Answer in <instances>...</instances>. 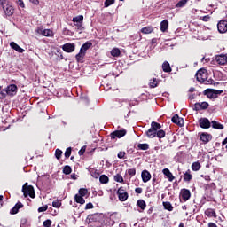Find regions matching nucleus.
<instances>
[{
	"instance_id": "f257e3e1",
	"label": "nucleus",
	"mask_w": 227,
	"mask_h": 227,
	"mask_svg": "<svg viewBox=\"0 0 227 227\" xmlns=\"http://www.w3.org/2000/svg\"><path fill=\"white\" fill-rule=\"evenodd\" d=\"M22 192L25 198H27V196L30 198H35L36 196L35 194V188H33L31 185H28L27 183L22 186Z\"/></svg>"
},
{
	"instance_id": "f03ea898",
	"label": "nucleus",
	"mask_w": 227,
	"mask_h": 227,
	"mask_svg": "<svg viewBox=\"0 0 227 227\" xmlns=\"http://www.w3.org/2000/svg\"><path fill=\"white\" fill-rule=\"evenodd\" d=\"M223 90H217L214 89H207L204 91V95H207V98H217V95H221Z\"/></svg>"
},
{
	"instance_id": "7ed1b4c3",
	"label": "nucleus",
	"mask_w": 227,
	"mask_h": 227,
	"mask_svg": "<svg viewBox=\"0 0 227 227\" xmlns=\"http://www.w3.org/2000/svg\"><path fill=\"white\" fill-rule=\"evenodd\" d=\"M0 6H2L4 12L5 14L8 15V17H12V15H13V6H12V4H10V3L8 2H4L3 4H1Z\"/></svg>"
},
{
	"instance_id": "20e7f679",
	"label": "nucleus",
	"mask_w": 227,
	"mask_h": 227,
	"mask_svg": "<svg viewBox=\"0 0 227 227\" xmlns=\"http://www.w3.org/2000/svg\"><path fill=\"white\" fill-rule=\"evenodd\" d=\"M73 22L74 23V26H76L77 29H80L82 31V22H84V16L79 15L73 18Z\"/></svg>"
},
{
	"instance_id": "39448f33",
	"label": "nucleus",
	"mask_w": 227,
	"mask_h": 227,
	"mask_svg": "<svg viewBox=\"0 0 227 227\" xmlns=\"http://www.w3.org/2000/svg\"><path fill=\"white\" fill-rule=\"evenodd\" d=\"M126 134H127V130H125V129H120V130H115V131L112 132V133L110 134V136H111V138H112V139H116V137H117L118 139H121V137H123L124 136H126Z\"/></svg>"
},
{
	"instance_id": "423d86ee",
	"label": "nucleus",
	"mask_w": 227,
	"mask_h": 227,
	"mask_svg": "<svg viewBox=\"0 0 227 227\" xmlns=\"http://www.w3.org/2000/svg\"><path fill=\"white\" fill-rule=\"evenodd\" d=\"M62 50L64 51V52H74V51H75V43H67L64 45H62Z\"/></svg>"
},
{
	"instance_id": "0eeeda50",
	"label": "nucleus",
	"mask_w": 227,
	"mask_h": 227,
	"mask_svg": "<svg viewBox=\"0 0 227 227\" xmlns=\"http://www.w3.org/2000/svg\"><path fill=\"white\" fill-rule=\"evenodd\" d=\"M196 77L199 82H205L207 81V72L200 69L197 72Z\"/></svg>"
},
{
	"instance_id": "6e6552de",
	"label": "nucleus",
	"mask_w": 227,
	"mask_h": 227,
	"mask_svg": "<svg viewBox=\"0 0 227 227\" xmlns=\"http://www.w3.org/2000/svg\"><path fill=\"white\" fill-rule=\"evenodd\" d=\"M215 59L218 65L224 66L227 64V56L224 54L216 55Z\"/></svg>"
},
{
	"instance_id": "1a4fd4ad",
	"label": "nucleus",
	"mask_w": 227,
	"mask_h": 227,
	"mask_svg": "<svg viewBox=\"0 0 227 227\" xmlns=\"http://www.w3.org/2000/svg\"><path fill=\"white\" fill-rule=\"evenodd\" d=\"M208 106H209V105L207 102L195 103L194 110L195 111H203L205 109H208Z\"/></svg>"
},
{
	"instance_id": "9d476101",
	"label": "nucleus",
	"mask_w": 227,
	"mask_h": 227,
	"mask_svg": "<svg viewBox=\"0 0 227 227\" xmlns=\"http://www.w3.org/2000/svg\"><path fill=\"white\" fill-rule=\"evenodd\" d=\"M199 125L201 129H210V121L207 118H200Z\"/></svg>"
},
{
	"instance_id": "9b49d317",
	"label": "nucleus",
	"mask_w": 227,
	"mask_h": 227,
	"mask_svg": "<svg viewBox=\"0 0 227 227\" xmlns=\"http://www.w3.org/2000/svg\"><path fill=\"white\" fill-rule=\"evenodd\" d=\"M120 201H127L129 199V193L125 192L123 189L120 188L117 192Z\"/></svg>"
},
{
	"instance_id": "f8f14e48",
	"label": "nucleus",
	"mask_w": 227,
	"mask_h": 227,
	"mask_svg": "<svg viewBox=\"0 0 227 227\" xmlns=\"http://www.w3.org/2000/svg\"><path fill=\"white\" fill-rule=\"evenodd\" d=\"M36 33H38L39 35H43V36H54V32H52V30L51 29L38 28Z\"/></svg>"
},
{
	"instance_id": "ddd939ff",
	"label": "nucleus",
	"mask_w": 227,
	"mask_h": 227,
	"mask_svg": "<svg viewBox=\"0 0 227 227\" xmlns=\"http://www.w3.org/2000/svg\"><path fill=\"white\" fill-rule=\"evenodd\" d=\"M217 29L219 33H226L227 32V21L226 20H221L217 24Z\"/></svg>"
},
{
	"instance_id": "4468645a",
	"label": "nucleus",
	"mask_w": 227,
	"mask_h": 227,
	"mask_svg": "<svg viewBox=\"0 0 227 227\" xmlns=\"http://www.w3.org/2000/svg\"><path fill=\"white\" fill-rule=\"evenodd\" d=\"M200 141H202V143L207 145V143H209V141H212V135L208 133H200Z\"/></svg>"
},
{
	"instance_id": "2eb2a0df",
	"label": "nucleus",
	"mask_w": 227,
	"mask_h": 227,
	"mask_svg": "<svg viewBox=\"0 0 227 227\" xmlns=\"http://www.w3.org/2000/svg\"><path fill=\"white\" fill-rule=\"evenodd\" d=\"M141 177H142L144 184H146V182H150V180L152 178V174H150V172H148V170H144V171H142Z\"/></svg>"
},
{
	"instance_id": "dca6fc26",
	"label": "nucleus",
	"mask_w": 227,
	"mask_h": 227,
	"mask_svg": "<svg viewBox=\"0 0 227 227\" xmlns=\"http://www.w3.org/2000/svg\"><path fill=\"white\" fill-rule=\"evenodd\" d=\"M171 120H172V123H175L176 125H179V127H183L184 119L180 118L178 114H175Z\"/></svg>"
},
{
	"instance_id": "f3484780",
	"label": "nucleus",
	"mask_w": 227,
	"mask_h": 227,
	"mask_svg": "<svg viewBox=\"0 0 227 227\" xmlns=\"http://www.w3.org/2000/svg\"><path fill=\"white\" fill-rule=\"evenodd\" d=\"M162 173L168 178V182H173V180H175L173 173H171V171L168 168H164L162 170Z\"/></svg>"
},
{
	"instance_id": "a211bd4d",
	"label": "nucleus",
	"mask_w": 227,
	"mask_h": 227,
	"mask_svg": "<svg viewBox=\"0 0 227 227\" xmlns=\"http://www.w3.org/2000/svg\"><path fill=\"white\" fill-rule=\"evenodd\" d=\"M181 197L184 201H187L191 198V191L187 189H183L181 191Z\"/></svg>"
},
{
	"instance_id": "6ab92c4d",
	"label": "nucleus",
	"mask_w": 227,
	"mask_h": 227,
	"mask_svg": "<svg viewBox=\"0 0 227 227\" xmlns=\"http://www.w3.org/2000/svg\"><path fill=\"white\" fill-rule=\"evenodd\" d=\"M168 27H169V21L168 20H164L160 22V31L162 33H166V31H168Z\"/></svg>"
},
{
	"instance_id": "aec40b11",
	"label": "nucleus",
	"mask_w": 227,
	"mask_h": 227,
	"mask_svg": "<svg viewBox=\"0 0 227 227\" xmlns=\"http://www.w3.org/2000/svg\"><path fill=\"white\" fill-rule=\"evenodd\" d=\"M22 207H24V205H22L21 202L16 203V205L13 207V208L11 209L10 214H12V215L18 214L19 209L22 208Z\"/></svg>"
},
{
	"instance_id": "412c9836",
	"label": "nucleus",
	"mask_w": 227,
	"mask_h": 227,
	"mask_svg": "<svg viewBox=\"0 0 227 227\" xmlns=\"http://www.w3.org/2000/svg\"><path fill=\"white\" fill-rule=\"evenodd\" d=\"M5 91H7V95H13L15 91H17V85L11 84L6 89Z\"/></svg>"
},
{
	"instance_id": "4be33fe9",
	"label": "nucleus",
	"mask_w": 227,
	"mask_h": 227,
	"mask_svg": "<svg viewBox=\"0 0 227 227\" xmlns=\"http://www.w3.org/2000/svg\"><path fill=\"white\" fill-rule=\"evenodd\" d=\"M205 215H207V217H217V214L215 213V210L213 208H207L205 211Z\"/></svg>"
},
{
	"instance_id": "5701e85b",
	"label": "nucleus",
	"mask_w": 227,
	"mask_h": 227,
	"mask_svg": "<svg viewBox=\"0 0 227 227\" xmlns=\"http://www.w3.org/2000/svg\"><path fill=\"white\" fill-rule=\"evenodd\" d=\"M10 46L16 51L17 52L22 53L24 52V49H22L19 44H17L15 42H11Z\"/></svg>"
},
{
	"instance_id": "b1692460",
	"label": "nucleus",
	"mask_w": 227,
	"mask_h": 227,
	"mask_svg": "<svg viewBox=\"0 0 227 227\" xmlns=\"http://www.w3.org/2000/svg\"><path fill=\"white\" fill-rule=\"evenodd\" d=\"M137 206L140 208L139 212H143L146 209V202L144 200H138L137 201Z\"/></svg>"
},
{
	"instance_id": "393cba45",
	"label": "nucleus",
	"mask_w": 227,
	"mask_h": 227,
	"mask_svg": "<svg viewBox=\"0 0 227 227\" xmlns=\"http://www.w3.org/2000/svg\"><path fill=\"white\" fill-rule=\"evenodd\" d=\"M146 136L147 137H149L150 139H153V137H157V131L154 129H152V128H150L147 131H146Z\"/></svg>"
},
{
	"instance_id": "a878e982",
	"label": "nucleus",
	"mask_w": 227,
	"mask_h": 227,
	"mask_svg": "<svg viewBox=\"0 0 227 227\" xmlns=\"http://www.w3.org/2000/svg\"><path fill=\"white\" fill-rule=\"evenodd\" d=\"M91 45H93V43H91L90 42H86L82 45L80 51L86 54V51H88V49H90Z\"/></svg>"
},
{
	"instance_id": "bb28decb",
	"label": "nucleus",
	"mask_w": 227,
	"mask_h": 227,
	"mask_svg": "<svg viewBox=\"0 0 227 227\" xmlns=\"http://www.w3.org/2000/svg\"><path fill=\"white\" fill-rule=\"evenodd\" d=\"M211 124L213 129H217L218 130H223V129H224V126H223V124L217 122L216 121H212Z\"/></svg>"
},
{
	"instance_id": "cd10ccee",
	"label": "nucleus",
	"mask_w": 227,
	"mask_h": 227,
	"mask_svg": "<svg viewBox=\"0 0 227 227\" xmlns=\"http://www.w3.org/2000/svg\"><path fill=\"white\" fill-rule=\"evenodd\" d=\"M162 70L163 72H166V73L171 72V66L169 65V62L168 61L163 62Z\"/></svg>"
},
{
	"instance_id": "c85d7f7f",
	"label": "nucleus",
	"mask_w": 227,
	"mask_h": 227,
	"mask_svg": "<svg viewBox=\"0 0 227 227\" xmlns=\"http://www.w3.org/2000/svg\"><path fill=\"white\" fill-rule=\"evenodd\" d=\"M84 56H86V53H83V51H80L78 54H76V61L78 63H82V60L84 59Z\"/></svg>"
},
{
	"instance_id": "c756f323",
	"label": "nucleus",
	"mask_w": 227,
	"mask_h": 227,
	"mask_svg": "<svg viewBox=\"0 0 227 227\" xmlns=\"http://www.w3.org/2000/svg\"><path fill=\"white\" fill-rule=\"evenodd\" d=\"M151 129L152 130H155L157 132L158 130H160V129H162V126L158 122L153 121L151 123Z\"/></svg>"
},
{
	"instance_id": "7c9ffc66",
	"label": "nucleus",
	"mask_w": 227,
	"mask_h": 227,
	"mask_svg": "<svg viewBox=\"0 0 227 227\" xmlns=\"http://www.w3.org/2000/svg\"><path fill=\"white\" fill-rule=\"evenodd\" d=\"M74 200L76 203H80V205H84V203H86V200H84V198L79 194H76L74 196Z\"/></svg>"
},
{
	"instance_id": "2f4dec72",
	"label": "nucleus",
	"mask_w": 227,
	"mask_h": 227,
	"mask_svg": "<svg viewBox=\"0 0 227 227\" xmlns=\"http://www.w3.org/2000/svg\"><path fill=\"white\" fill-rule=\"evenodd\" d=\"M184 182H191L192 180V175H191V170H187L184 175Z\"/></svg>"
},
{
	"instance_id": "473e14b6",
	"label": "nucleus",
	"mask_w": 227,
	"mask_h": 227,
	"mask_svg": "<svg viewBox=\"0 0 227 227\" xmlns=\"http://www.w3.org/2000/svg\"><path fill=\"white\" fill-rule=\"evenodd\" d=\"M192 171H200L201 169V164L199 161L193 162L192 164Z\"/></svg>"
},
{
	"instance_id": "72a5a7b5",
	"label": "nucleus",
	"mask_w": 227,
	"mask_h": 227,
	"mask_svg": "<svg viewBox=\"0 0 227 227\" xmlns=\"http://www.w3.org/2000/svg\"><path fill=\"white\" fill-rule=\"evenodd\" d=\"M153 31V27H145L141 29V33H144V35H150Z\"/></svg>"
},
{
	"instance_id": "f704fd0d",
	"label": "nucleus",
	"mask_w": 227,
	"mask_h": 227,
	"mask_svg": "<svg viewBox=\"0 0 227 227\" xmlns=\"http://www.w3.org/2000/svg\"><path fill=\"white\" fill-rule=\"evenodd\" d=\"M121 54V51L118 48H114L111 51V55L114 56V58H118Z\"/></svg>"
},
{
	"instance_id": "c9c22d12",
	"label": "nucleus",
	"mask_w": 227,
	"mask_h": 227,
	"mask_svg": "<svg viewBox=\"0 0 227 227\" xmlns=\"http://www.w3.org/2000/svg\"><path fill=\"white\" fill-rule=\"evenodd\" d=\"M163 207L165 210H168V212H173V205H171V202H163Z\"/></svg>"
},
{
	"instance_id": "e433bc0d",
	"label": "nucleus",
	"mask_w": 227,
	"mask_h": 227,
	"mask_svg": "<svg viewBox=\"0 0 227 227\" xmlns=\"http://www.w3.org/2000/svg\"><path fill=\"white\" fill-rule=\"evenodd\" d=\"M100 184H108L109 183V177L106 175H102L99 177Z\"/></svg>"
},
{
	"instance_id": "4c0bfd02",
	"label": "nucleus",
	"mask_w": 227,
	"mask_h": 227,
	"mask_svg": "<svg viewBox=\"0 0 227 227\" xmlns=\"http://www.w3.org/2000/svg\"><path fill=\"white\" fill-rule=\"evenodd\" d=\"M156 137H159V139H162V137H166V131H164L163 129H159L158 131H156Z\"/></svg>"
},
{
	"instance_id": "58836bf2",
	"label": "nucleus",
	"mask_w": 227,
	"mask_h": 227,
	"mask_svg": "<svg viewBox=\"0 0 227 227\" xmlns=\"http://www.w3.org/2000/svg\"><path fill=\"white\" fill-rule=\"evenodd\" d=\"M189 0H181L176 4V8H184Z\"/></svg>"
},
{
	"instance_id": "ea45409f",
	"label": "nucleus",
	"mask_w": 227,
	"mask_h": 227,
	"mask_svg": "<svg viewBox=\"0 0 227 227\" xmlns=\"http://www.w3.org/2000/svg\"><path fill=\"white\" fill-rule=\"evenodd\" d=\"M63 173L64 175H70V173H72V167L66 165L63 168Z\"/></svg>"
},
{
	"instance_id": "a19ab883",
	"label": "nucleus",
	"mask_w": 227,
	"mask_h": 227,
	"mask_svg": "<svg viewBox=\"0 0 227 227\" xmlns=\"http://www.w3.org/2000/svg\"><path fill=\"white\" fill-rule=\"evenodd\" d=\"M62 155H63V151H61L60 149H56L55 157H56V159H58V160H59V159H61Z\"/></svg>"
},
{
	"instance_id": "79ce46f5",
	"label": "nucleus",
	"mask_w": 227,
	"mask_h": 227,
	"mask_svg": "<svg viewBox=\"0 0 227 227\" xmlns=\"http://www.w3.org/2000/svg\"><path fill=\"white\" fill-rule=\"evenodd\" d=\"M137 148L139 150H148V148H150V145H148V144H138Z\"/></svg>"
},
{
	"instance_id": "37998d69",
	"label": "nucleus",
	"mask_w": 227,
	"mask_h": 227,
	"mask_svg": "<svg viewBox=\"0 0 227 227\" xmlns=\"http://www.w3.org/2000/svg\"><path fill=\"white\" fill-rule=\"evenodd\" d=\"M65 157L66 159H68L70 155H72V147H67L65 152Z\"/></svg>"
},
{
	"instance_id": "c03bdc74",
	"label": "nucleus",
	"mask_w": 227,
	"mask_h": 227,
	"mask_svg": "<svg viewBox=\"0 0 227 227\" xmlns=\"http://www.w3.org/2000/svg\"><path fill=\"white\" fill-rule=\"evenodd\" d=\"M79 194H80V196L84 198V196H86V194H88V189L81 188L79 190Z\"/></svg>"
},
{
	"instance_id": "a18cd8bd",
	"label": "nucleus",
	"mask_w": 227,
	"mask_h": 227,
	"mask_svg": "<svg viewBox=\"0 0 227 227\" xmlns=\"http://www.w3.org/2000/svg\"><path fill=\"white\" fill-rule=\"evenodd\" d=\"M104 4H105V8H109L111 4H114V0H106Z\"/></svg>"
},
{
	"instance_id": "49530a36",
	"label": "nucleus",
	"mask_w": 227,
	"mask_h": 227,
	"mask_svg": "<svg viewBox=\"0 0 227 227\" xmlns=\"http://www.w3.org/2000/svg\"><path fill=\"white\" fill-rule=\"evenodd\" d=\"M114 180H115V182H119L120 184H121V182H123V176H121V175H120V174H117L114 176Z\"/></svg>"
},
{
	"instance_id": "de8ad7c7",
	"label": "nucleus",
	"mask_w": 227,
	"mask_h": 227,
	"mask_svg": "<svg viewBox=\"0 0 227 227\" xmlns=\"http://www.w3.org/2000/svg\"><path fill=\"white\" fill-rule=\"evenodd\" d=\"M20 227H29V225H27V220L26 218L21 219Z\"/></svg>"
},
{
	"instance_id": "09e8293b",
	"label": "nucleus",
	"mask_w": 227,
	"mask_h": 227,
	"mask_svg": "<svg viewBox=\"0 0 227 227\" xmlns=\"http://www.w3.org/2000/svg\"><path fill=\"white\" fill-rule=\"evenodd\" d=\"M6 95H8L6 89L2 90L0 91V99L6 98Z\"/></svg>"
},
{
	"instance_id": "8fccbe9b",
	"label": "nucleus",
	"mask_w": 227,
	"mask_h": 227,
	"mask_svg": "<svg viewBox=\"0 0 227 227\" xmlns=\"http://www.w3.org/2000/svg\"><path fill=\"white\" fill-rule=\"evenodd\" d=\"M49 208V206L47 205H44V206H42L38 208V212H47V209Z\"/></svg>"
},
{
	"instance_id": "3c124183",
	"label": "nucleus",
	"mask_w": 227,
	"mask_h": 227,
	"mask_svg": "<svg viewBox=\"0 0 227 227\" xmlns=\"http://www.w3.org/2000/svg\"><path fill=\"white\" fill-rule=\"evenodd\" d=\"M52 207H54V208H59V207H61V202H59V200H55L52 202Z\"/></svg>"
},
{
	"instance_id": "603ef678",
	"label": "nucleus",
	"mask_w": 227,
	"mask_h": 227,
	"mask_svg": "<svg viewBox=\"0 0 227 227\" xmlns=\"http://www.w3.org/2000/svg\"><path fill=\"white\" fill-rule=\"evenodd\" d=\"M16 4H17L20 8H24V7H25L24 1H22V0H16Z\"/></svg>"
},
{
	"instance_id": "864d4df0",
	"label": "nucleus",
	"mask_w": 227,
	"mask_h": 227,
	"mask_svg": "<svg viewBox=\"0 0 227 227\" xmlns=\"http://www.w3.org/2000/svg\"><path fill=\"white\" fill-rule=\"evenodd\" d=\"M128 175H129V176H134L136 175V168L128 169Z\"/></svg>"
},
{
	"instance_id": "5fc2aeb1",
	"label": "nucleus",
	"mask_w": 227,
	"mask_h": 227,
	"mask_svg": "<svg viewBox=\"0 0 227 227\" xmlns=\"http://www.w3.org/2000/svg\"><path fill=\"white\" fill-rule=\"evenodd\" d=\"M51 224H52V221H51L49 219L43 222V226L44 227H51Z\"/></svg>"
},
{
	"instance_id": "6e6d98bb",
	"label": "nucleus",
	"mask_w": 227,
	"mask_h": 227,
	"mask_svg": "<svg viewBox=\"0 0 227 227\" xmlns=\"http://www.w3.org/2000/svg\"><path fill=\"white\" fill-rule=\"evenodd\" d=\"M117 157L118 159H125V152H119Z\"/></svg>"
},
{
	"instance_id": "4d7b16f0",
	"label": "nucleus",
	"mask_w": 227,
	"mask_h": 227,
	"mask_svg": "<svg viewBox=\"0 0 227 227\" xmlns=\"http://www.w3.org/2000/svg\"><path fill=\"white\" fill-rule=\"evenodd\" d=\"M91 208H93V204L91 202L87 203L85 206V210H90Z\"/></svg>"
},
{
	"instance_id": "13d9d810",
	"label": "nucleus",
	"mask_w": 227,
	"mask_h": 227,
	"mask_svg": "<svg viewBox=\"0 0 227 227\" xmlns=\"http://www.w3.org/2000/svg\"><path fill=\"white\" fill-rule=\"evenodd\" d=\"M91 176L93 178H98L100 176V174L97 171H94V172L91 173Z\"/></svg>"
},
{
	"instance_id": "bf43d9fd",
	"label": "nucleus",
	"mask_w": 227,
	"mask_h": 227,
	"mask_svg": "<svg viewBox=\"0 0 227 227\" xmlns=\"http://www.w3.org/2000/svg\"><path fill=\"white\" fill-rule=\"evenodd\" d=\"M202 20H203V22H208V20H210V16L206 15V16L202 17Z\"/></svg>"
},
{
	"instance_id": "052dcab7",
	"label": "nucleus",
	"mask_w": 227,
	"mask_h": 227,
	"mask_svg": "<svg viewBox=\"0 0 227 227\" xmlns=\"http://www.w3.org/2000/svg\"><path fill=\"white\" fill-rule=\"evenodd\" d=\"M135 192H137V194H141V192H143V188H136Z\"/></svg>"
},
{
	"instance_id": "680f3d73",
	"label": "nucleus",
	"mask_w": 227,
	"mask_h": 227,
	"mask_svg": "<svg viewBox=\"0 0 227 227\" xmlns=\"http://www.w3.org/2000/svg\"><path fill=\"white\" fill-rule=\"evenodd\" d=\"M71 178H72V180H77L78 176L76 174H72Z\"/></svg>"
},
{
	"instance_id": "e2e57ef3",
	"label": "nucleus",
	"mask_w": 227,
	"mask_h": 227,
	"mask_svg": "<svg viewBox=\"0 0 227 227\" xmlns=\"http://www.w3.org/2000/svg\"><path fill=\"white\" fill-rule=\"evenodd\" d=\"M150 86H151V88H157V83L151 82Z\"/></svg>"
},
{
	"instance_id": "0e129e2a",
	"label": "nucleus",
	"mask_w": 227,
	"mask_h": 227,
	"mask_svg": "<svg viewBox=\"0 0 227 227\" xmlns=\"http://www.w3.org/2000/svg\"><path fill=\"white\" fill-rule=\"evenodd\" d=\"M189 91L191 93H192V92L196 91V89H194V87H192V88H190Z\"/></svg>"
},
{
	"instance_id": "69168bd1",
	"label": "nucleus",
	"mask_w": 227,
	"mask_h": 227,
	"mask_svg": "<svg viewBox=\"0 0 227 227\" xmlns=\"http://www.w3.org/2000/svg\"><path fill=\"white\" fill-rule=\"evenodd\" d=\"M82 153H84V150L82 151V149L79 151V155H82Z\"/></svg>"
},
{
	"instance_id": "338daca9",
	"label": "nucleus",
	"mask_w": 227,
	"mask_h": 227,
	"mask_svg": "<svg viewBox=\"0 0 227 227\" xmlns=\"http://www.w3.org/2000/svg\"><path fill=\"white\" fill-rule=\"evenodd\" d=\"M4 2H6V0H0V6H1V4H3Z\"/></svg>"
},
{
	"instance_id": "774afa93",
	"label": "nucleus",
	"mask_w": 227,
	"mask_h": 227,
	"mask_svg": "<svg viewBox=\"0 0 227 227\" xmlns=\"http://www.w3.org/2000/svg\"><path fill=\"white\" fill-rule=\"evenodd\" d=\"M178 227H185V226L184 225V223H180Z\"/></svg>"
}]
</instances>
